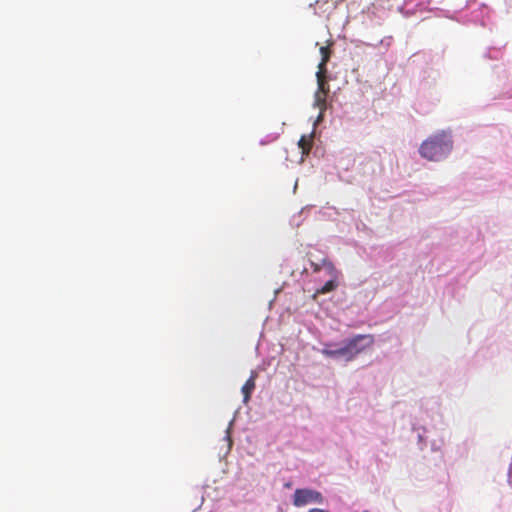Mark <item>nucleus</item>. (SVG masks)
Returning <instances> with one entry per match:
<instances>
[{"mask_svg":"<svg viewBox=\"0 0 512 512\" xmlns=\"http://www.w3.org/2000/svg\"><path fill=\"white\" fill-rule=\"evenodd\" d=\"M323 496L320 492L311 489H296L293 504L297 507L309 503H322Z\"/></svg>","mask_w":512,"mask_h":512,"instance_id":"7ed1b4c3","label":"nucleus"},{"mask_svg":"<svg viewBox=\"0 0 512 512\" xmlns=\"http://www.w3.org/2000/svg\"><path fill=\"white\" fill-rule=\"evenodd\" d=\"M368 340V345L373 343L372 335H356L349 339L346 344L339 349H330V345H325L322 349V354L329 358H344L346 361H352L359 353L365 350L366 346L361 342Z\"/></svg>","mask_w":512,"mask_h":512,"instance_id":"f03ea898","label":"nucleus"},{"mask_svg":"<svg viewBox=\"0 0 512 512\" xmlns=\"http://www.w3.org/2000/svg\"><path fill=\"white\" fill-rule=\"evenodd\" d=\"M452 150V140L444 131L438 132L426 139L419 148L420 155L429 161H439Z\"/></svg>","mask_w":512,"mask_h":512,"instance_id":"f257e3e1","label":"nucleus"},{"mask_svg":"<svg viewBox=\"0 0 512 512\" xmlns=\"http://www.w3.org/2000/svg\"><path fill=\"white\" fill-rule=\"evenodd\" d=\"M298 146L302 150V155H308L312 148V136L308 138L306 135H302L298 141Z\"/></svg>","mask_w":512,"mask_h":512,"instance_id":"1a4fd4ad","label":"nucleus"},{"mask_svg":"<svg viewBox=\"0 0 512 512\" xmlns=\"http://www.w3.org/2000/svg\"><path fill=\"white\" fill-rule=\"evenodd\" d=\"M256 378H257V373L255 371H252L249 379L242 386L241 390L243 393V402L244 403H248V401L251 398V394L256 386V384H255Z\"/></svg>","mask_w":512,"mask_h":512,"instance_id":"20e7f679","label":"nucleus"},{"mask_svg":"<svg viewBox=\"0 0 512 512\" xmlns=\"http://www.w3.org/2000/svg\"><path fill=\"white\" fill-rule=\"evenodd\" d=\"M320 53H321V61L318 64V70L327 71L326 64L330 60V57H331L330 46L329 45L328 46H321L320 47Z\"/></svg>","mask_w":512,"mask_h":512,"instance_id":"0eeeda50","label":"nucleus"},{"mask_svg":"<svg viewBox=\"0 0 512 512\" xmlns=\"http://www.w3.org/2000/svg\"><path fill=\"white\" fill-rule=\"evenodd\" d=\"M336 278H337V273L335 274V276H332V279L327 281L321 288L317 289L315 294L323 295V294H326V293H329V292L335 290L338 286V284L336 282Z\"/></svg>","mask_w":512,"mask_h":512,"instance_id":"6e6552de","label":"nucleus"},{"mask_svg":"<svg viewBox=\"0 0 512 512\" xmlns=\"http://www.w3.org/2000/svg\"><path fill=\"white\" fill-rule=\"evenodd\" d=\"M326 73L327 71H324V70H318L317 73H316V77H317V91L316 92H320V93H329L330 91V88H329V84L327 82V79H326Z\"/></svg>","mask_w":512,"mask_h":512,"instance_id":"39448f33","label":"nucleus"},{"mask_svg":"<svg viewBox=\"0 0 512 512\" xmlns=\"http://www.w3.org/2000/svg\"><path fill=\"white\" fill-rule=\"evenodd\" d=\"M328 94L327 93H320V92H315V95H314V106L319 108L320 111H324L326 109V98H327Z\"/></svg>","mask_w":512,"mask_h":512,"instance_id":"9d476101","label":"nucleus"},{"mask_svg":"<svg viewBox=\"0 0 512 512\" xmlns=\"http://www.w3.org/2000/svg\"><path fill=\"white\" fill-rule=\"evenodd\" d=\"M311 266L314 272H319L322 268H325L328 274L331 276H335V274L337 273V269L335 268L333 263H331L327 259H323L321 264L312 262Z\"/></svg>","mask_w":512,"mask_h":512,"instance_id":"423d86ee","label":"nucleus"}]
</instances>
